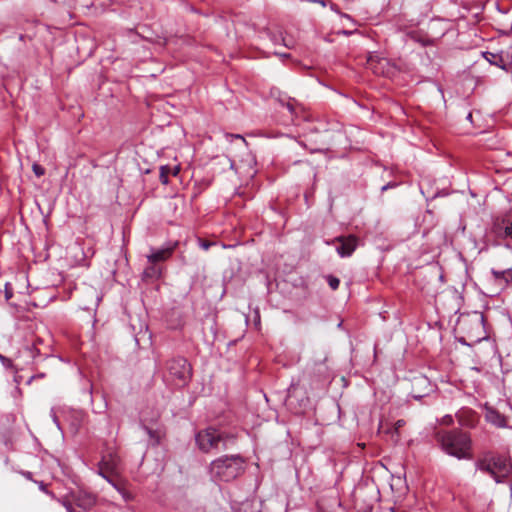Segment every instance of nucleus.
<instances>
[{
  "label": "nucleus",
  "instance_id": "nucleus-1",
  "mask_svg": "<svg viewBox=\"0 0 512 512\" xmlns=\"http://www.w3.org/2000/svg\"><path fill=\"white\" fill-rule=\"evenodd\" d=\"M433 438L436 445L445 454L455 457L458 460L472 459V439L468 432L459 428L451 430L435 429Z\"/></svg>",
  "mask_w": 512,
  "mask_h": 512
},
{
  "label": "nucleus",
  "instance_id": "nucleus-2",
  "mask_svg": "<svg viewBox=\"0 0 512 512\" xmlns=\"http://www.w3.org/2000/svg\"><path fill=\"white\" fill-rule=\"evenodd\" d=\"M244 464L240 454L223 455L210 463L209 474L214 481L229 482L244 472Z\"/></svg>",
  "mask_w": 512,
  "mask_h": 512
},
{
  "label": "nucleus",
  "instance_id": "nucleus-3",
  "mask_svg": "<svg viewBox=\"0 0 512 512\" xmlns=\"http://www.w3.org/2000/svg\"><path fill=\"white\" fill-rule=\"evenodd\" d=\"M479 471L489 474L496 483H502L512 475V462L506 455L485 452L476 463Z\"/></svg>",
  "mask_w": 512,
  "mask_h": 512
},
{
  "label": "nucleus",
  "instance_id": "nucleus-4",
  "mask_svg": "<svg viewBox=\"0 0 512 512\" xmlns=\"http://www.w3.org/2000/svg\"><path fill=\"white\" fill-rule=\"evenodd\" d=\"M229 439L232 438L213 427L203 429L195 435L196 444L204 453L226 450Z\"/></svg>",
  "mask_w": 512,
  "mask_h": 512
},
{
  "label": "nucleus",
  "instance_id": "nucleus-5",
  "mask_svg": "<svg viewBox=\"0 0 512 512\" xmlns=\"http://www.w3.org/2000/svg\"><path fill=\"white\" fill-rule=\"evenodd\" d=\"M192 377V367L184 357H173L166 362L165 381L176 387L186 386Z\"/></svg>",
  "mask_w": 512,
  "mask_h": 512
},
{
  "label": "nucleus",
  "instance_id": "nucleus-6",
  "mask_svg": "<svg viewBox=\"0 0 512 512\" xmlns=\"http://www.w3.org/2000/svg\"><path fill=\"white\" fill-rule=\"evenodd\" d=\"M492 232L498 239H512V211L494 221Z\"/></svg>",
  "mask_w": 512,
  "mask_h": 512
},
{
  "label": "nucleus",
  "instance_id": "nucleus-7",
  "mask_svg": "<svg viewBox=\"0 0 512 512\" xmlns=\"http://www.w3.org/2000/svg\"><path fill=\"white\" fill-rule=\"evenodd\" d=\"M483 56L490 64L505 71H508L512 66V54L508 51L501 50L498 53L486 51Z\"/></svg>",
  "mask_w": 512,
  "mask_h": 512
},
{
  "label": "nucleus",
  "instance_id": "nucleus-8",
  "mask_svg": "<svg viewBox=\"0 0 512 512\" xmlns=\"http://www.w3.org/2000/svg\"><path fill=\"white\" fill-rule=\"evenodd\" d=\"M334 242L338 243L336 251L340 257H350L356 250L358 238L354 235L337 237Z\"/></svg>",
  "mask_w": 512,
  "mask_h": 512
},
{
  "label": "nucleus",
  "instance_id": "nucleus-9",
  "mask_svg": "<svg viewBox=\"0 0 512 512\" xmlns=\"http://www.w3.org/2000/svg\"><path fill=\"white\" fill-rule=\"evenodd\" d=\"M177 247V242L168 243L161 248H150V253L147 255V260L150 264H157L159 262L167 261Z\"/></svg>",
  "mask_w": 512,
  "mask_h": 512
},
{
  "label": "nucleus",
  "instance_id": "nucleus-10",
  "mask_svg": "<svg viewBox=\"0 0 512 512\" xmlns=\"http://www.w3.org/2000/svg\"><path fill=\"white\" fill-rule=\"evenodd\" d=\"M37 343H42V341L38 339L33 343L27 344L25 347H23L20 350V357L31 359V363L33 364L45 359L40 350L37 348Z\"/></svg>",
  "mask_w": 512,
  "mask_h": 512
},
{
  "label": "nucleus",
  "instance_id": "nucleus-11",
  "mask_svg": "<svg viewBox=\"0 0 512 512\" xmlns=\"http://www.w3.org/2000/svg\"><path fill=\"white\" fill-rule=\"evenodd\" d=\"M73 499L75 504L85 511L90 510L96 504V496L87 492H79L73 496Z\"/></svg>",
  "mask_w": 512,
  "mask_h": 512
},
{
  "label": "nucleus",
  "instance_id": "nucleus-12",
  "mask_svg": "<svg viewBox=\"0 0 512 512\" xmlns=\"http://www.w3.org/2000/svg\"><path fill=\"white\" fill-rule=\"evenodd\" d=\"M491 273L494 277V280L499 282V284L507 285L512 282V268L508 267L503 270L491 269Z\"/></svg>",
  "mask_w": 512,
  "mask_h": 512
},
{
  "label": "nucleus",
  "instance_id": "nucleus-13",
  "mask_svg": "<svg viewBox=\"0 0 512 512\" xmlns=\"http://www.w3.org/2000/svg\"><path fill=\"white\" fill-rule=\"evenodd\" d=\"M486 419L497 427H504L506 425L505 418L496 410L489 409L486 414Z\"/></svg>",
  "mask_w": 512,
  "mask_h": 512
},
{
  "label": "nucleus",
  "instance_id": "nucleus-14",
  "mask_svg": "<svg viewBox=\"0 0 512 512\" xmlns=\"http://www.w3.org/2000/svg\"><path fill=\"white\" fill-rule=\"evenodd\" d=\"M100 463H102L106 470L114 471L119 463V458L116 455L108 454L102 457Z\"/></svg>",
  "mask_w": 512,
  "mask_h": 512
},
{
  "label": "nucleus",
  "instance_id": "nucleus-15",
  "mask_svg": "<svg viewBox=\"0 0 512 512\" xmlns=\"http://www.w3.org/2000/svg\"><path fill=\"white\" fill-rule=\"evenodd\" d=\"M143 275L145 278H160L161 269L156 264H151L144 269Z\"/></svg>",
  "mask_w": 512,
  "mask_h": 512
},
{
  "label": "nucleus",
  "instance_id": "nucleus-16",
  "mask_svg": "<svg viewBox=\"0 0 512 512\" xmlns=\"http://www.w3.org/2000/svg\"><path fill=\"white\" fill-rule=\"evenodd\" d=\"M171 172H172V169L169 166H161L160 167L159 180L162 184L167 185L169 183V174Z\"/></svg>",
  "mask_w": 512,
  "mask_h": 512
},
{
  "label": "nucleus",
  "instance_id": "nucleus-17",
  "mask_svg": "<svg viewBox=\"0 0 512 512\" xmlns=\"http://www.w3.org/2000/svg\"><path fill=\"white\" fill-rule=\"evenodd\" d=\"M144 429L147 432V434L149 435L150 439L152 440V444L158 445L160 443V439H161L160 434L157 431L152 430L147 426H144Z\"/></svg>",
  "mask_w": 512,
  "mask_h": 512
},
{
  "label": "nucleus",
  "instance_id": "nucleus-18",
  "mask_svg": "<svg viewBox=\"0 0 512 512\" xmlns=\"http://www.w3.org/2000/svg\"><path fill=\"white\" fill-rule=\"evenodd\" d=\"M272 40L274 41L275 44H277L279 41L282 42V44L291 49L293 47V41L290 39V40H287L284 36H282V34L276 36L274 35Z\"/></svg>",
  "mask_w": 512,
  "mask_h": 512
},
{
  "label": "nucleus",
  "instance_id": "nucleus-19",
  "mask_svg": "<svg viewBox=\"0 0 512 512\" xmlns=\"http://www.w3.org/2000/svg\"><path fill=\"white\" fill-rule=\"evenodd\" d=\"M326 280L332 290L338 289V287L340 285V280L337 277H335L333 275H328V276H326Z\"/></svg>",
  "mask_w": 512,
  "mask_h": 512
},
{
  "label": "nucleus",
  "instance_id": "nucleus-20",
  "mask_svg": "<svg viewBox=\"0 0 512 512\" xmlns=\"http://www.w3.org/2000/svg\"><path fill=\"white\" fill-rule=\"evenodd\" d=\"M113 471L106 470L102 463H99V471L98 474L103 477L108 483H112V478L109 476V473Z\"/></svg>",
  "mask_w": 512,
  "mask_h": 512
},
{
  "label": "nucleus",
  "instance_id": "nucleus-21",
  "mask_svg": "<svg viewBox=\"0 0 512 512\" xmlns=\"http://www.w3.org/2000/svg\"><path fill=\"white\" fill-rule=\"evenodd\" d=\"M470 325L475 326L477 330H481L483 323V316H476L474 319L469 321Z\"/></svg>",
  "mask_w": 512,
  "mask_h": 512
},
{
  "label": "nucleus",
  "instance_id": "nucleus-22",
  "mask_svg": "<svg viewBox=\"0 0 512 512\" xmlns=\"http://www.w3.org/2000/svg\"><path fill=\"white\" fill-rule=\"evenodd\" d=\"M32 170L37 177H41L45 174V169L37 163L33 164Z\"/></svg>",
  "mask_w": 512,
  "mask_h": 512
},
{
  "label": "nucleus",
  "instance_id": "nucleus-23",
  "mask_svg": "<svg viewBox=\"0 0 512 512\" xmlns=\"http://www.w3.org/2000/svg\"><path fill=\"white\" fill-rule=\"evenodd\" d=\"M453 422H454L453 417H452L451 415H449V414L444 415V416L439 420V423H440L441 425H445V426H450V425H452V424H453Z\"/></svg>",
  "mask_w": 512,
  "mask_h": 512
},
{
  "label": "nucleus",
  "instance_id": "nucleus-24",
  "mask_svg": "<svg viewBox=\"0 0 512 512\" xmlns=\"http://www.w3.org/2000/svg\"><path fill=\"white\" fill-rule=\"evenodd\" d=\"M0 361L5 368H12V360L0 354Z\"/></svg>",
  "mask_w": 512,
  "mask_h": 512
},
{
  "label": "nucleus",
  "instance_id": "nucleus-25",
  "mask_svg": "<svg viewBox=\"0 0 512 512\" xmlns=\"http://www.w3.org/2000/svg\"><path fill=\"white\" fill-rule=\"evenodd\" d=\"M12 296H13V289L11 287V284L7 282L5 284V299L8 301L12 298Z\"/></svg>",
  "mask_w": 512,
  "mask_h": 512
},
{
  "label": "nucleus",
  "instance_id": "nucleus-26",
  "mask_svg": "<svg viewBox=\"0 0 512 512\" xmlns=\"http://www.w3.org/2000/svg\"><path fill=\"white\" fill-rule=\"evenodd\" d=\"M59 502L64 506L67 512H77L71 502L67 500H59Z\"/></svg>",
  "mask_w": 512,
  "mask_h": 512
},
{
  "label": "nucleus",
  "instance_id": "nucleus-27",
  "mask_svg": "<svg viewBox=\"0 0 512 512\" xmlns=\"http://www.w3.org/2000/svg\"><path fill=\"white\" fill-rule=\"evenodd\" d=\"M212 245H214V242H209V241H206V240H203V239H199V246L203 250H208Z\"/></svg>",
  "mask_w": 512,
  "mask_h": 512
},
{
  "label": "nucleus",
  "instance_id": "nucleus-28",
  "mask_svg": "<svg viewBox=\"0 0 512 512\" xmlns=\"http://www.w3.org/2000/svg\"><path fill=\"white\" fill-rule=\"evenodd\" d=\"M119 493L122 495L125 501H130L133 498L132 494L125 490L124 488H122L121 491H119Z\"/></svg>",
  "mask_w": 512,
  "mask_h": 512
},
{
  "label": "nucleus",
  "instance_id": "nucleus-29",
  "mask_svg": "<svg viewBox=\"0 0 512 512\" xmlns=\"http://www.w3.org/2000/svg\"><path fill=\"white\" fill-rule=\"evenodd\" d=\"M398 184L396 182H388L381 187V192H385L389 189L395 188Z\"/></svg>",
  "mask_w": 512,
  "mask_h": 512
},
{
  "label": "nucleus",
  "instance_id": "nucleus-30",
  "mask_svg": "<svg viewBox=\"0 0 512 512\" xmlns=\"http://www.w3.org/2000/svg\"><path fill=\"white\" fill-rule=\"evenodd\" d=\"M285 107L289 110V112H290L291 114H293V113H294L295 108H294V105H293L292 103H290V102L286 103V104H285Z\"/></svg>",
  "mask_w": 512,
  "mask_h": 512
},
{
  "label": "nucleus",
  "instance_id": "nucleus-31",
  "mask_svg": "<svg viewBox=\"0 0 512 512\" xmlns=\"http://www.w3.org/2000/svg\"><path fill=\"white\" fill-rule=\"evenodd\" d=\"M51 414H52V418H53L54 423H55V424L57 425V427L59 428V427H60V424H59L58 418H57V416H56V414H55V412H54V410H53V409L51 410Z\"/></svg>",
  "mask_w": 512,
  "mask_h": 512
},
{
  "label": "nucleus",
  "instance_id": "nucleus-32",
  "mask_svg": "<svg viewBox=\"0 0 512 512\" xmlns=\"http://www.w3.org/2000/svg\"><path fill=\"white\" fill-rule=\"evenodd\" d=\"M118 492L121 491V489L123 488L120 484L116 483L113 479H112V483H110Z\"/></svg>",
  "mask_w": 512,
  "mask_h": 512
},
{
  "label": "nucleus",
  "instance_id": "nucleus-33",
  "mask_svg": "<svg viewBox=\"0 0 512 512\" xmlns=\"http://www.w3.org/2000/svg\"><path fill=\"white\" fill-rule=\"evenodd\" d=\"M39 489L42 490L45 493H48L47 488H46V484L44 482H42V481L39 482Z\"/></svg>",
  "mask_w": 512,
  "mask_h": 512
},
{
  "label": "nucleus",
  "instance_id": "nucleus-34",
  "mask_svg": "<svg viewBox=\"0 0 512 512\" xmlns=\"http://www.w3.org/2000/svg\"><path fill=\"white\" fill-rule=\"evenodd\" d=\"M310 2L320 4L322 6H326L325 0H309Z\"/></svg>",
  "mask_w": 512,
  "mask_h": 512
},
{
  "label": "nucleus",
  "instance_id": "nucleus-35",
  "mask_svg": "<svg viewBox=\"0 0 512 512\" xmlns=\"http://www.w3.org/2000/svg\"><path fill=\"white\" fill-rule=\"evenodd\" d=\"M330 8L335 11L336 13H339V9H338V6L334 3H331L330 4Z\"/></svg>",
  "mask_w": 512,
  "mask_h": 512
},
{
  "label": "nucleus",
  "instance_id": "nucleus-36",
  "mask_svg": "<svg viewBox=\"0 0 512 512\" xmlns=\"http://www.w3.org/2000/svg\"><path fill=\"white\" fill-rule=\"evenodd\" d=\"M23 475L27 478V479H32V473L27 471V472H23Z\"/></svg>",
  "mask_w": 512,
  "mask_h": 512
},
{
  "label": "nucleus",
  "instance_id": "nucleus-37",
  "mask_svg": "<svg viewBox=\"0 0 512 512\" xmlns=\"http://www.w3.org/2000/svg\"><path fill=\"white\" fill-rule=\"evenodd\" d=\"M231 137L236 138V139H240V140H242L243 142H245V139H244L241 135H239V134L231 135Z\"/></svg>",
  "mask_w": 512,
  "mask_h": 512
},
{
  "label": "nucleus",
  "instance_id": "nucleus-38",
  "mask_svg": "<svg viewBox=\"0 0 512 512\" xmlns=\"http://www.w3.org/2000/svg\"><path fill=\"white\" fill-rule=\"evenodd\" d=\"M44 376H45V374H44V373H39V374H37V375L32 376V377H31V379H35V378H43Z\"/></svg>",
  "mask_w": 512,
  "mask_h": 512
},
{
  "label": "nucleus",
  "instance_id": "nucleus-39",
  "mask_svg": "<svg viewBox=\"0 0 512 512\" xmlns=\"http://www.w3.org/2000/svg\"><path fill=\"white\" fill-rule=\"evenodd\" d=\"M178 172H179V168H178V167H175V168L173 169V172H172V173H173V175H175V176H176V175L178 174Z\"/></svg>",
  "mask_w": 512,
  "mask_h": 512
},
{
  "label": "nucleus",
  "instance_id": "nucleus-40",
  "mask_svg": "<svg viewBox=\"0 0 512 512\" xmlns=\"http://www.w3.org/2000/svg\"><path fill=\"white\" fill-rule=\"evenodd\" d=\"M460 422H461L462 424H466V422H464V421H463V420H461V419H460ZM467 425L472 427V426L474 425V422L472 421V422H470V423H467Z\"/></svg>",
  "mask_w": 512,
  "mask_h": 512
},
{
  "label": "nucleus",
  "instance_id": "nucleus-41",
  "mask_svg": "<svg viewBox=\"0 0 512 512\" xmlns=\"http://www.w3.org/2000/svg\"><path fill=\"white\" fill-rule=\"evenodd\" d=\"M475 337H476V339H475L476 341H479L482 339V337L480 336V333L476 334Z\"/></svg>",
  "mask_w": 512,
  "mask_h": 512
},
{
  "label": "nucleus",
  "instance_id": "nucleus-42",
  "mask_svg": "<svg viewBox=\"0 0 512 512\" xmlns=\"http://www.w3.org/2000/svg\"><path fill=\"white\" fill-rule=\"evenodd\" d=\"M422 44H423L424 46L429 45V44H430V41H429V40H427V41H422Z\"/></svg>",
  "mask_w": 512,
  "mask_h": 512
},
{
  "label": "nucleus",
  "instance_id": "nucleus-43",
  "mask_svg": "<svg viewBox=\"0 0 512 512\" xmlns=\"http://www.w3.org/2000/svg\"><path fill=\"white\" fill-rule=\"evenodd\" d=\"M472 114H468V120H471Z\"/></svg>",
  "mask_w": 512,
  "mask_h": 512
},
{
  "label": "nucleus",
  "instance_id": "nucleus-44",
  "mask_svg": "<svg viewBox=\"0 0 512 512\" xmlns=\"http://www.w3.org/2000/svg\"><path fill=\"white\" fill-rule=\"evenodd\" d=\"M472 114H468V120H471Z\"/></svg>",
  "mask_w": 512,
  "mask_h": 512
}]
</instances>
